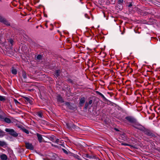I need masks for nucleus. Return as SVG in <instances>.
Returning <instances> with one entry per match:
<instances>
[{"mask_svg": "<svg viewBox=\"0 0 160 160\" xmlns=\"http://www.w3.org/2000/svg\"><path fill=\"white\" fill-rule=\"evenodd\" d=\"M92 100H90L89 102V104H91L92 103Z\"/></svg>", "mask_w": 160, "mask_h": 160, "instance_id": "c85d7f7f", "label": "nucleus"}, {"mask_svg": "<svg viewBox=\"0 0 160 160\" xmlns=\"http://www.w3.org/2000/svg\"><path fill=\"white\" fill-rule=\"evenodd\" d=\"M60 73V71L59 70H58L56 71V72L55 73V76L56 77H58V76L59 75Z\"/></svg>", "mask_w": 160, "mask_h": 160, "instance_id": "2eb2a0df", "label": "nucleus"}, {"mask_svg": "<svg viewBox=\"0 0 160 160\" xmlns=\"http://www.w3.org/2000/svg\"><path fill=\"white\" fill-rule=\"evenodd\" d=\"M11 71L13 74H16L17 73V71L13 67L12 68Z\"/></svg>", "mask_w": 160, "mask_h": 160, "instance_id": "9d476101", "label": "nucleus"}, {"mask_svg": "<svg viewBox=\"0 0 160 160\" xmlns=\"http://www.w3.org/2000/svg\"><path fill=\"white\" fill-rule=\"evenodd\" d=\"M58 140H58V139H57V140H56V141L57 142H58Z\"/></svg>", "mask_w": 160, "mask_h": 160, "instance_id": "72a5a7b5", "label": "nucleus"}, {"mask_svg": "<svg viewBox=\"0 0 160 160\" xmlns=\"http://www.w3.org/2000/svg\"><path fill=\"white\" fill-rule=\"evenodd\" d=\"M57 100L58 101L60 102H63V101L62 99V98L60 96H58V97L57 98Z\"/></svg>", "mask_w": 160, "mask_h": 160, "instance_id": "ddd939ff", "label": "nucleus"}, {"mask_svg": "<svg viewBox=\"0 0 160 160\" xmlns=\"http://www.w3.org/2000/svg\"><path fill=\"white\" fill-rule=\"evenodd\" d=\"M132 6V4L131 3H130L128 5V7H131Z\"/></svg>", "mask_w": 160, "mask_h": 160, "instance_id": "2f4dec72", "label": "nucleus"}, {"mask_svg": "<svg viewBox=\"0 0 160 160\" xmlns=\"http://www.w3.org/2000/svg\"><path fill=\"white\" fill-rule=\"evenodd\" d=\"M24 132L25 133H26L27 134H28L29 133V132L28 131L26 130V129H25V130H24Z\"/></svg>", "mask_w": 160, "mask_h": 160, "instance_id": "c756f323", "label": "nucleus"}, {"mask_svg": "<svg viewBox=\"0 0 160 160\" xmlns=\"http://www.w3.org/2000/svg\"><path fill=\"white\" fill-rule=\"evenodd\" d=\"M4 132L0 129V137H2L4 135Z\"/></svg>", "mask_w": 160, "mask_h": 160, "instance_id": "f3484780", "label": "nucleus"}, {"mask_svg": "<svg viewBox=\"0 0 160 160\" xmlns=\"http://www.w3.org/2000/svg\"><path fill=\"white\" fill-rule=\"evenodd\" d=\"M0 158L2 160H7L8 158L7 155L5 154H2L0 155Z\"/></svg>", "mask_w": 160, "mask_h": 160, "instance_id": "0eeeda50", "label": "nucleus"}, {"mask_svg": "<svg viewBox=\"0 0 160 160\" xmlns=\"http://www.w3.org/2000/svg\"><path fill=\"white\" fill-rule=\"evenodd\" d=\"M38 115L39 117L42 118V115L41 112H38Z\"/></svg>", "mask_w": 160, "mask_h": 160, "instance_id": "a211bd4d", "label": "nucleus"}, {"mask_svg": "<svg viewBox=\"0 0 160 160\" xmlns=\"http://www.w3.org/2000/svg\"><path fill=\"white\" fill-rule=\"evenodd\" d=\"M24 98L25 99V101H27L30 104H31L32 103V101L30 98L27 97H24Z\"/></svg>", "mask_w": 160, "mask_h": 160, "instance_id": "1a4fd4ad", "label": "nucleus"}, {"mask_svg": "<svg viewBox=\"0 0 160 160\" xmlns=\"http://www.w3.org/2000/svg\"><path fill=\"white\" fill-rule=\"evenodd\" d=\"M88 106V103L87 102L86 103L85 106V108L87 109Z\"/></svg>", "mask_w": 160, "mask_h": 160, "instance_id": "a878e982", "label": "nucleus"}, {"mask_svg": "<svg viewBox=\"0 0 160 160\" xmlns=\"http://www.w3.org/2000/svg\"><path fill=\"white\" fill-rule=\"evenodd\" d=\"M5 99L6 98L5 97L0 95V101H4Z\"/></svg>", "mask_w": 160, "mask_h": 160, "instance_id": "4468645a", "label": "nucleus"}, {"mask_svg": "<svg viewBox=\"0 0 160 160\" xmlns=\"http://www.w3.org/2000/svg\"><path fill=\"white\" fill-rule=\"evenodd\" d=\"M14 101L15 104L17 105H18V104H20V103L16 99H14Z\"/></svg>", "mask_w": 160, "mask_h": 160, "instance_id": "aec40b11", "label": "nucleus"}, {"mask_svg": "<svg viewBox=\"0 0 160 160\" xmlns=\"http://www.w3.org/2000/svg\"><path fill=\"white\" fill-rule=\"evenodd\" d=\"M62 150H63V152L65 153H66V154L68 153V152L67 151V150H66L65 149H63Z\"/></svg>", "mask_w": 160, "mask_h": 160, "instance_id": "bb28decb", "label": "nucleus"}, {"mask_svg": "<svg viewBox=\"0 0 160 160\" xmlns=\"http://www.w3.org/2000/svg\"><path fill=\"white\" fill-rule=\"evenodd\" d=\"M103 99H105V97H104V96L102 94L100 95Z\"/></svg>", "mask_w": 160, "mask_h": 160, "instance_id": "7c9ffc66", "label": "nucleus"}, {"mask_svg": "<svg viewBox=\"0 0 160 160\" xmlns=\"http://www.w3.org/2000/svg\"><path fill=\"white\" fill-rule=\"evenodd\" d=\"M37 59H40L42 58V56L41 55H38L37 57Z\"/></svg>", "mask_w": 160, "mask_h": 160, "instance_id": "4be33fe9", "label": "nucleus"}, {"mask_svg": "<svg viewBox=\"0 0 160 160\" xmlns=\"http://www.w3.org/2000/svg\"><path fill=\"white\" fill-rule=\"evenodd\" d=\"M23 78L24 79H26L27 78V76L26 73L25 72H23L22 73V75Z\"/></svg>", "mask_w": 160, "mask_h": 160, "instance_id": "6ab92c4d", "label": "nucleus"}, {"mask_svg": "<svg viewBox=\"0 0 160 160\" xmlns=\"http://www.w3.org/2000/svg\"><path fill=\"white\" fill-rule=\"evenodd\" d=\"M9 42H10V43L12 44H12H13V40L12 39H10L9 40Z\"/></svg>", "mask_w": 160, "mask_h": 160, "instance_id": "393cba45", "label": "nucleus"}, {"mask_svg": "<svg viewBox=\"0 0 160 160\" xmlns=\"http://www.w3.org/2000/svg\"><path fill=\"white\" fill-rule=\"evenodd\" d=\"M96 93L97 94H98L99 95H100H100L102 94V93H101V92H99L98 91H97L96 92Z\"/></svg>", "mask_w": 160, "mask_h": 160, "instance_id": "cd10ccee", "label": "nucleus"}, {"mask_svg": "<svg viewBox=\"0 0 160 160\" xmlns=\"http://www.w3.org/2000/svg\"><path fill=\"white\" fill-rule=\"evenodd\" d=\"M86 156L87 158H89V157L88 155H87Z\"/></svg>", "mask_w": 160, "mask_h": 160, "instance_id": "473e14b6", "label": "nucleus"}, {"mask_svg": "<svg viewBox=\"0 0 160 160\" xmlns=\"http://www.w3.org/2000/svg\"><path fill=\"white\" fill-rule=\"evenodd\" d=\"M67 126L69 128H73L74 129H77L78 127H77L73 124L71 125V126H69L68 124H67Z\"/></svg>", "mask_w": 160, "mask_h": 160, "instance_id": "423d86ee", "label": "nucleus"}, {"mask_svg": "<svg viewBox=\"0 0 160 160\" xmlns=\"http://www.w3.org/2000/svg\"><path fill=\"white\" fill-rule=\"evenodd\" d=\"M125 119L130 122H134L135 120L134 118L131 116H128L125 118Z\"/></svg>", "mask_w": 160, "mask_h": 160, "instance_id": "7ed1b4c3", "label": "nucleus"}, {"mask_svg": "<svg viewBox=\"0 0 160 160\" xmlns=\"http://www.w3.org/2000/svg\"><path fill=\"white\" fill-rule=\"evenodd\" d=\"M36 135L38 138V140L39 142H41L43 141V138L41 135L39 133H37Z\"/></svg>", "mask_w": 160, "mask_h": 160, "instance_id": "20e7f679", "label": "nucleus"}, {"mask_svg": "<svg viewBox=\"0 0 160 160\" xmlns=\"http://www.w3.org/2000/svg\"><path fill=\"white\" fill-rule=\"evenodd\" d=\"M5 122L8 123H10L11 122V121L10 119L8 118H5L4 119Z\"/></svg>", "mask_w": 160, "mask_h": 160, "instance_id": "f8f14e48", "label": "nucleus"}, {"mask_svg": "<svg viewBox=\"0 0 160 160\" xmlns=\"http://www.w3.org/2000/svg\"><path fill=\"white\" fill-rule=\"evenodd\" d=\"M85 102V98H81L80 100L79 104L81 106H82Z\"/></svg>", "mask_w": 160, "mask_h": 160, "instance_id": "9b49d317", "label": "nucleus"}, {"mask_svg": "<svg viewBox=\"0 0 160 160\" xmlns=\"http://www.w3.org/2000/svg\"><path fill=\"white\" fill-rule=\"evenodd\" d=\"M121 137L123 138V139L125 140L126 139V135L125 134H123L121 135Z\"/></svg>", "mask_w": 160, "mask_h": 160, "instance_id": "412c9836", "label": "nucleus"}, {"mask_svg": "<svg viewBox=\"0 0 160 160\" xmlns=\"http://www.w3.org/2000/svg\"><path fill=\"white\" fill-rule=\"evenodd\" d=\"M6 145V143L2 141H0V146H3Z\"/></svg>", "mask_w": 160, "mask_h": 160, "instance_id": "dca6fc26", "label": "nucleus"}, {"mask_svg": "<svg viewBox=\"0 0 160 160\" xmlns=\"http://www.w3.org/2000/svg\"><path fill=\"white\" fill-rule=\"evenodd\" d=\"M25 147L31 150H33L34 148L32 144L28 142H25Z\"/></svg>", "mask_w": 160, "mask_h": 160, "instance_id": "f03ea898", "label": "nucleus"}, {"mask_svg": "<svg viewBox=\"0 0 160 160\" xmlns=\"http://www.w3.org/2000/svg\"><path fill=\"white\" fill-rule=\"evenodd\" d=\"M123 0H119L118 3L119 4H121L123 2Z\"/></svg>", "mask_w": 160, "mask_h": 160, "instance_id": "b1692460", "label": "nucleus"}, {"mask_svg": "<svg viewBox=\"0 0 160 160\" xmlns=\"http://www.w3.org/2000/svg\"><path fill=\"white\" fill-rule=\"evenodd\" d=\"M0 21L2 22L4 24L7 26H10V23L7 20H5L1 17H0Z\"/></svg>", "mask_w": 160, "mask_h": 160, "instance_id": "39448f33", "label": "nucleus"}, {"mask_svg": "<svg viewBox=\"0 0 160 160\" xmlns=\"http://www.w3.org/2000/svg\"><path fill=\"white\" fill-rule=\"evenodd\" d=\"M121 145H124V146H130V145H129L128 144L126 143H122Z\"/></svg>", "mask_w": 160, "mask_h": 160, "instance_id": "5701e85b", "label": "nucleus"}, {"mask_svg": "<svg viewBox=\"0 0 160 160\" xmlns=\"http://www.w3.org/2000/svg\"><path fill=\"white\" fill-rule=\"evenodd\" d=\"M144 132L145 134L149 136H151L152 135V133L151 132V131L148 130H145Z\"/></svg>", "mask_w": 160, "mask_h": 160, "instance_id": "6e6552de", "label": "nucleus"}, {"mask_svg": "<svg viewBox=\"0 0 160 160\" xmlns=\"http://www.w3.org/2000/svg\"><path fill=\"white\" fill-rule=\"evenodd\" d=\"M6 132H8L9 134L14 137H17L18 135V134L12 129L6 128L5 129Z\"/></svg>", "mask_w": 160, "mask_h": 160, "instance_id": "f257e3e1", "label": "nucleus"}]
</instances>
